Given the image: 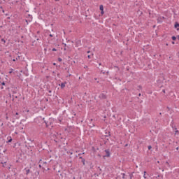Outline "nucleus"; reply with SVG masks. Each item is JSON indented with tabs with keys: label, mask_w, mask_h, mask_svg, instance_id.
<instances>
[{
	"label": "nucleus",
	"mask_w": 179,
	"mask_h": 179,
	"mask_svg": "<svg viewBox=\"0 0 179 179\" xmlns=\"http://www.w3.org/2000/svg\"><path fill=\"white\" fill-rule=\"evenodd\" d=\"M57 173H58L57 176H59V177L60 176L61 178L62 179L66 178V173H65V172H61V171H58Z\"/></svg>",
	"instance_id": "nucleus-1"
},
{
	"label": "nucleus",
	"mask_w": 179,
	"mask_h": 179,
	"mask_svg": "<svg viewBox=\"0 0 179 179\" xmlns=\"http://www.w3.org/2000/svg\"><path fill=\"white\" fill-rule=\"evenodd\" d=\"M162 83H163V80H157V86L159 87H163Z\"/></svg>",
	"instance_id": "nucleus-2"
},
{
	"label": "nucleus",
	"mask_w": 179,
	"mask_h": 179,
	"mask_svg": "<svg viewBox=\"0 0 179 179\" xmlns=\"http://www.w3.org/2000/svg\"><path fill=\"white\" fill-rule=\"evenodd\" d=\"M106 155L104 157H110V150H105Z\"/></svg>",
	"instance_id": "nucleus-3"
},
{
	"label": "nucleus",
	"mask_w": 179,
	"mask_h": 179,
	"mask_svg": "<svg viewBox=\"0 0 179 179\" xmlns=\"http://www.w3.org/2000/svg\"><path fill=\"white\" fill-rule=\"evenodd\" d=\"M100 99H106V94H101L100 96H99Z\"/></svg>",
	"instance_id": "nucleus-4"
},
{
	"label": "nucleus",
	"mask_w": 179,
	"mask_h": 179,
	"mask_svg": "<svg viewBox=\"0 0 179 179\" xmlns=\"http://www.w3.org/2000/svg\"><path fill=\"white\" fill-rule=\"evenodd\" d=\"M175 28L177 29V30H179V24L178 23H176L175 24Z\"/></svg>",
	"instance_id": "nucleus-5"
},
{
	"label": "nucleus",
	"mask_w": 179,
	"mask_h": 179,
	"mask_svg": "<svg viewBox=\"0 0 179 179\" xmlns=\"http://www.w3.org/2000/svg\"><path fill=\"white\" fill-rule=\"evenodd\" d=\"M59 86H61L62 89H64V87H65V83H62L61 85H59Z\"/></svg>",
	"instance_id": "nucleus-6"
},
{
	"label": "nucleus",
	"mask_w": 179,
	"mask_h": 179,
	"mask_svg": "<svg viewBox=\"0 0 179 179\" xmlns=\"http://www.w3.org/2000/svg\"><path fill=\"white\" fill-rule=\"evenodd\" d=\"M99 9L100 10H104V7L103 6V5H100Z\"/></svg>",
	"instance_id": "nucleus-7"
},
{
	"label": "nucleus",
	"mask_w": 179,
	"mask_h": 179,
	"mask_svg": "<svg viewBox=\"0 0 179 179\" xmlns=\"http://www.w3.org/2000/svg\"><path fill=\"white\" fill-rule=\"evenodd\" d=\"M110 131H108V133H106V135H105V136L106 137V138H108V136H110Z\"/></svg>",
	"instance_id": "nucleus-8"
},
{
	"label": "nucleus",
	"mask_w": 179,
	"mask_h": 179,
	"mask_svg": "<svg viewBox=\"0 0 179 179\" xmlns=\"http://www.w3.org/2000/svg\"><path fill=\"white\" fill-rule=\"evenodd\" d=\"M90 128H93V127H94V124L90 123Z\"/></svg>",
	"instance_id": "nucleus-9"
},
{
	"label": "nucleus",
	"mask_w": 179,
	"mask_h": 179,
	"mask_svg": "<svg viewBox=\"0 0 179 179\" xmlns=\"http://www.w3.org/2000/svg\"><path fill=\"white\" fill-rule=\"evenodd\" d=\"M172 40H173V41H176V40H177V37H176V36H172Z\"/></svg>",
	"instance_id": "nucleus-10"
},
{
	"label": "nucleus",
	"mask_w": 179,
	"mask_h": 179,
	"mask_svg": "<svg viewBox=\"0 0 179 179\" xmlns=\"http://www.w3.org/2000/svg\"><path fill=\"white\" fill-rule=\"evenodd\" d=\"M30 173V169H27L26 170V174H29Z\"/></svg>",
	"instance_id": "nucleus-11"
},
{
	"label": "nucleus",
	"mask_w": 179,
	"mask_h": 179,
	"mask_svg": "<svg viewBox=\"0 0 179 179\" xmlns=\"http://www.w3.org/2000/svg\"><path fill=\"white\" fill-rule=\"evenodd\" d=\"M58 61H59V62H62V59L61 57H59L58 58Z\"/></svg>",
	"instance_id": "nucleus-12"
},
{
	"label": "nucleus",
	"mask_w": 179,
	"mask_h": 179,
	"mask_svg": "<svg viewBox=\"0 0 179 179\" xmlns=\"http://www.w3.org/2000/svg\"><path fill=\"white\" fill-rule=\"evenodd\" d=\"M160 177H161V178H163V176H162V175H158L157 177H156V178H160Z\"/></svg>",
	"instance_id": "nucleus-13"
},
{
	"label": "nucleus",
	"mask_w": 179,
	"mask_h": 179,
	"mask_svg": "<svg viewBox=\"0 0 179 179\" xmlns=\"http://www.w3.org/2000/svg\"><path fill=\"white\" fill-rule=\"evenodd\" d=\"M1 41H2L3 43H4V44L6 43V41H5V39H3V38L1 39Z\"/></svg>",
	"instance_id": "nucleus-14"
},
{
	"label": "nucleus",
	"mask_w": 179,
	"mask_h": 179,
	"mask_svg": "<svg viewBox=\"0 0 179 179\" xmlns=\"http://www.w3.org/2000/svg\"><path fill=\"white\" fill-rule=\"evenodd\" d=\"M144 178H146V171H144V176H143Z\"/></svg>",
	"instance_id": "nucleus-15"
},
{
	"label": "nucleus",
	"mask_w": 179,
	"mask_h": 179,
	"mask_svg": "<svg viewBox=\"0 0 179 179\" xmlns=\"http://www.w3.org/2000/svg\"><path fill=\"white\" fill-rule=\"evenodd\" d=\"M122 178H125V173H122Z\"/></svg>",
	"instance_id": "nucleus-16"
},
{
	"label": "nucleus",
	"mask_w": 179,
	"mask_h": 179,
	"mask_svg": "<svg viewBox=\"0 0 179 179\" xmlns=\"http://www.w3.org/2000/svg\"><path fill=\"white\" fill-rule=\"evenodd\" d=\"M101 13V15H104V10H102Z\"/></svg>",
	"instance_id": "nucleus-17"
},
{
	"label": "nucleus",
	"mask_w": 179,
	"mask_h": 179,
	"mask_svg": "<svg viewBox=\"0 0 179 179\" xmlns=\"http://www.w3.org/2000/svg\"><path fill=\"white\" fill-rule=\"evenodd\" d=\"M150 149H152V145L148 146V150H150Z\"/></svg>",
	"instance_id": "nucleus-18"
},
{
	"label": "nucleus",
	"mask_w": 179,
	"mask_h": 179,
	"mask_svg": "<svg viewBox=\"0 0 179 179\" xmlns=\"http://www.w3.org/2000/svg\"><path fill=\"white\" fill-rule=\"evenodd\" d=\"M0 85H2L3 86H4L5 83H4V82H3V83H0Z\"/></svg>",
	"instance_id": "nucleus-19"
},
{
	"label": "nucleus",
	"mask_w": 179,
	"mask_h": 179,
	"mask_svg": "<svg viewBox=\"0 0 179 179\" xmlns=\"http://www.w3.org/2000/svg\"><path fill=\"white\" fill-rule=\"evenodd\" d=\"M87 58H89V59H90V58H92V56L88 55V56H87Z\"/></svg>",
	"instance_id": "nucleus-20"
},
{
	"label": "nucleus",
	"mask_w": 179,
	"mask_h": 179,
	"mask_svg": "<svg viewBox=\"0 0 179 179\" xmlns=\"http://www.w3.org/2000/svg\"><path fill=\"white\" fill-rule=\"evenodd\" d=\"M52 51H57V49L53 48V49L52 50Z\"/></svg>",
	"instance_id": "nucleus-21"
},
{
	"label": "nucleus",
	"mask_w": 179,
	"mask_h": 179,
	"mask_svg": "<svg viewBox=\"0 0 179 179\" xmlns=\"http://www.w3.org/2000/svg\"><path fill=\"white\" fill-rule=\"evenodd\" d=\"M16 60H17V58L13 59V61H14V62L16 61Z\"/></svg>",
	"instance_id": "nucleus-22"
},
{
	"label": "nucleus",
	"mask_w": 179,
	"mask_h": 179,
	"mask_svg": "<svg viewBox=\"0 0 179 179\" xmlns=\"http://www.w3.org/2000/svg\"><path fill=\"white\" fill-rule=\"evenodd\" d=\"M84 68H85V69H87V66H85V67H84Z\"/></svg>",
	"instance_id": "nucleus-23"
},
{
	"label": "nucleus",
	"mask_w": 179,
	"mask_h": 179,
	"mask_svg": "<svg viewBox=\"0 0 179 179\" xmlns=\"http://www.w3.org/2000/svg\"><path fill=\"white\" fill-rule=\"evenodd\" d=\"M83 164H85V159H83Z\"/></svg>",
	"instance_id": "nucleus-24"
},
{
	"label": "nucleus",
	"mask_w": 179,
	"mask_h": 179,
	"mask_svg": "<svg viewBox=\"0 0 179 179\" xmlns=\"http://www.w3.org/2000/svg\"><path fill=\"white\" fill-rule=\"evenodd\" d=\"M3 153H5V152H6V150H3Z\"/></svg>",
	"instance_id": "nucleus-25"
},
{
	"label": "nucleus",
	"mask_w": 179,
	"mask_h": 179,
	"mask_svg": "<svg viewBox=\"0 0 179 179\" xmlns=\"http://www.w3.org/2000/svg\"><path fill=\"white\" fill-rule=\"evenodd\" d=\"M15 115H19V113H16Z\"/></svg>",
	"instance_id": "nucleus-26"
},
{
	"label": "nucleus",
	"mask_w": 179,
	"mask_h": 179,
	"mask_svg": "<svg viewBox=\"0 0 179 179\" xmlns=\"http://www.w3.org/2000/svg\"><path fill=\"white\" fill-rule=\"evenodd\" d=\"M56 2H58V1H59V0H55Z\"/></svg>",
	"instance_id": "nucleus-27"
},
{
	"label": "nucleus",
	"mask_w": 179,
	"mask_h": 179,
	"mask_svg": "<svg viewBox=\"0 0 179 179\" xmlns=\"http://www.w3.org/2000/svg\"><path fill=\"white\" fill-rule=\"evenodd\" d=\"M177 38L179 40V35H178V36H177Z\"/></svg>",
	"instance_id": "nucleus-28"
},
{
	"label": "nucleus",
	"mask_w": 179,
	"mask_h": 179,
	"mask_svg": "<svg viewBox=\"0 0 179 179\" xmlns=\"http://www.w3.org/2000/svg\"><path fill=\"white\" fill-rule=\"evenodd\" d=\"M172 44H176V43L174 41L172 42Z\"/></svg>",
	"instance_id": "nucleus-29"
},
{
	"label": "nucleus",
	"mask_w": 179,
	"mask_h": 179,
	"mask_svg": "<svg viewBox=\"0 0 179 179\" xmlns=\"http://www.w3.org/2000/svg\"><path fill=\"white\" fill-rule=\"evenodd\" d=\"M101 72L102 73H103V74L106 73L105 72H103V71H101Z\"/></svg>",
	"instance_id": "nucleus-30"
},
{
	"label": "nucleus",
	"mask_w": 179,
	"mask_h": 179,
	"mask_svg": "<svg viewBox=\"0 0 179 179\" xmlns=\"http://www.w3.org/2000/svg\"><path fill=\"white\" fill-rule=\"evenodd\" d=\"M163 92H164V93H166V90H163Z\"/></svg>",
	"instance_id": "nucleus-31"
},
{
	"label": "nucleus",
	"mask_w": 179,
	"mask_h": 179,
	"mask_svg": "<svg viewBox=\"0 0 179 179\" xmlns=\"http://www.w3.org/2000/svg\"><path fill=\"white\" fill-rule=\"evenodd\" d=\"M50 37H52V34H50Z\"/></svg>",
	"instance_id": "nucleus-32"
},
{
	"label": "nucleus",
	"mask_w": 179,
	"mask_h": 179,
	"mask_svg": "<svg viewBox=\"0 0 179 179\" xmlns=\"http://www.w3.org/2000/svg\"><path fill=\"white\" fill-rule=\"evenodd\" d=\"M90 51H87V54H90Z\"/></svg>",
	"instance_id": "nucleus-33"
},
{
	"label": "nucleus",
	"mask_w": 179,
	"mask_h": 179,
	"mask_svg": "<svg viewBox=\"0 0 179 179\" xmlns=\"http://www.w3.org/2000/svg\"><path fill=\"white\" fill-rule=\"evenodd\" d=\"M6 120H8V116L6 117Z\"/></svg>",
	"instance_id": "nucleus-34"
},
{
	"label": "nucleus",
	"mask_w": 179,
	"mask_h": 179,
	"mask_svg": "<svg viewBox=\"0 0 179 179\" xmlns=\"http://www.w3.org/2000/svg\"><path fill=\"white\" fill-rule=\"evenodd\" d=\"M53 65H57V64H55V63H53Z\"/></svg>",
	"instance_id": "nucleus-35"
},
{
	"label": "nucleus",
	"mask_w": 179,
	"mask_h": 179,
	"mask_svg": "<svg viewBox=\"0 0 179 179\" xmlns=\"http://www.w3.org/2000/svg\"><path fill=\"white\" fill-rule=\"evenodd\" d=\"M16 118H17V120H19V117H17Z\"/></svg>",
	"instance_id": "nucleus-36"
},
{
	"label": "nucleus",
	"mask_w": 179,
	"mask_h": 179,
	"mask_svg": "<svg viewBox=\"0 0 179 179\" xmlns=\"http://www.w3.org/2000/svg\"><path fill=\"white\" fill-rule=\"evenodd\" d=\"M159 115H162V113H159Z\"/></svg>",
	"instance_id": "nucleus-37"
},
{
	"label": "nucleus",
	"mask_w": 179,
	"mask_h": 179,
	"mask_svg": "<svg viewBox=\"0 0 179 179\" xmlns=\"http://www.w3.org/2000/svg\"><path fill=\"white\" fill-rule=\"evenodd\" d=\"M166 45H169V43H166Z\"/></svg>",
	"instance_id": "nucleus-38"
},
{
	"label": "nucleus",
	"mask_w": 179,
	"mask_h": 179,
	"mask_svg": "<svg viewBox=\"0 0 179 179\" xmlns=\"http://www.w3.org/2000/svg\"><path fill=\"white\" fill-rule=\"evenodd\" d=\"M64 46L66 47V44H64Z\"/></svg>",
	"instance_id": "nucleus-39"
},
{
	"label": "nucleus",
	"mask_w": 179,
	"mask_h": 179,
	"mask_svg": "<svg viewBox=\"0 0 179 179\" xmlns=\"http://www.w3.org/2000/svg\"><path fill=\"white\" fill-rule=\"evenodd\" d=\"M176 150H178V148H176Z\"/></svg>",
	"instance_id": "nucleus-40"
},
{
	"label": "nucleus",
	"mask_w": 179,
	"mask_h": 179,
	"mask_svg": "<svg viewBox=\"0 0 179 179\" xmlns=\"http://www.w3.org/2000/svg\"><path fill=\"white\" fill-rule=\"evenodd\" d=\"M69 153H70L71 155H72V152H69Z\"/></svg>",
	"instance_id": "nucleus-41"
},
{
	"label": "nucleus",
	"mask_w": 179,
	"mask_h": 179,
	"mask_svg": "<svg viewBox=\"0 0 179 179\" xmlns=\"http://www.w3.org/2000/svg\"><path fill=\"white\" fill-rule=\"evenodd\" d=\"M138 96H141V94H139Z\"/></svg>",
	"instance_id": "nucleus-42"
},
{
	"label": "nucleus",
	"mask_w": 179,
	"mask_h": 179,
	"mask_svg": "<svg viewBox=\"0 0 179 179\" xmlns=\"http://www.w3.org/2000/svg\"><path fill=\"white\" fill-rule=\"evenodd\" d=\"M45 51H47V49H45Z\"/></svg>",
	"instance_id": "nucleus-43"
},
{
	"label": "nucleus",
	"mask_w": 179,
	"mask_h": 179,
	"mask_svg": "<svg viewBox=\"0 0 179 179\" xmlns=\"http://www.w3.org/2000/svg\"><path fill=\"white\" fill-rule=\"evenodd\" d=\"M17 58H20V57L18 56Z\"/></svg>",
	"instance_id": "nucleus-44"
},
{
	"label": "nucleus",
	"mask_w": 179,
	"mask_h": 179,
	"mask_svg": "<svg viewBox=\"0 0 179 179\" xmlns=\"http://www.w3.org/2000/svg\"><path fill=\"white\" fill-rule=\"evenodd\" d=\"M99 65H101V63H99Z\"/></svg>",
	"instance_id": "nucleus-45"
},
{
	"label": "nucleus",
	"mask_w": 179,
	"mask_h": 179,
	"mask_svg": "<svg viewBox=\"0 0 179 179\" xmlns=\"http://www.w3.org/2000/svg\"><path fill=\"white\" fill-rule=\"evenodd\" d=\"M91 121H93V119H91Z\"/></svg>",
	"instance_id": "nucleus-46"
},
{
	"label": "nucleus",
	"mask_w": 179,
	"mask_h": 179,
	"mask_svg": "<svg viewBox=\"0 0 179 179\" xmlns=\"http://www.w3.org/2000/svg\"><path fill=\"white\" fill-rule=\"evenodd\" d=\"M3 167H5V165H3Z\"/></svg>",
	"instance_id": "nucleus-47"
},
{
	"label": "nucleus",
	"mask_w": 179,
	"mask_h": 179,
	"mask_svg": "<svg viewBox=\"0 0 179 179\" xmlns=\"http://www.w3.org/2000/svg\"><path fill=\"white\" fill-rule=\"evenodd\" d=\"M130 178H132V176H130Z\"/></svg>",
	"instance_id": "nucleus-48"
},
{
	"label": "nucleus",
	"mask_w": 179,
	"mask_h": 179,
	"mask_svg": "<svg viewBox=\"0 0 179 179\" xmlns=\"http://www.w3.org/2000/svg\"><path fill=\"white\" fill-rule=\"evenodd\" d=\"M93 55H93V54H92V57H93Z\"/></svg>",
	"instance_id": "nucleus-49"
},
{
	"label": "nucleus",
	"mask_w": 179,
	"mask_h": 179,
	"mask_svg": "<svg viewBox=\"0 0 179 179\" xmlns=\"http://www.w3.org/2000/svg\"><path fill=\"white\" fill-rule=\"evenodd\" d=\"M2 27V26H0V28Z\"/></svg>",
	"instance_id": "nucleus-50"
},
{
	"label": "nucleus",
	"mask_w": 179,
	"mask_h": 179,
	"mask_svg": "<svg viewBox=\"0 0 179 179\" xmlns=\"http://www.w3.org/2000/svg\"><path fill=\"white\" fill-rule=\"evenodd\" d=\"M176 132H178V131H176Z\"/></svg>",
	"instance_id": "nucleus-51"
},
{
	"label": "nucleus",
	"mask_w": 179,
	"mask_h": 179,
	"mask_svg": "<svg viewBox=\"0 0 179 179\" xmlns=\"http://www.w3.org/2000/svg\"><path fill=\"white\" fill-rule=\"evenodd\" d=\"M107 139V141H108V138H106Z\"/></svg>",
	"instance_id": "nucleus-52"
},
{
	"label": "nucleus",
	"mask_w": 179,
	"mask_h": 179,
	"mask_svg": "<svg viewBox=\"0 0 179 179\" xmlns=\"http://www.w3.org/2000/svg\"><path fill=\"white\" fill-rule=\"evenodd\" d=\"M1 151H0V155H1Z\"/></svg>",
	"instance_id": "nucleus-53"
}]
</instances>
